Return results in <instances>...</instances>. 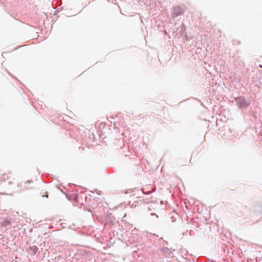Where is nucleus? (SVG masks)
Returning a JSON list of instances; mask_svg holds the SVG:
<instances>
[{
  "label": "nucleus",
  "mask_w": 262,
  "mask_h": 262,
  "mask_svg": "<svg viewBox=\"0 0 262 262\" xmlns=\"http://www.w3.org/2000/svg\"><path fill=\"white\" fill-rule=\"evenodd\" d=\"M235 103L238 108L242 111L246 110L250 105V101L244 96H239L234 99Z\"/></svg>",
  "instance_id": "f257e3e1"
},
{
  "label": "nucleus",
  "mask_w": 262,
  "mask_h": 262,
  "mask_svg": "<svg viewBox=\"0 0 262 262\" xmlns=\"http://www.w3.org/2000/svg\"><path fill=\"white\" fill-rule=\"evenodd\" d=\"M171 221L172 222H174L176 221V219H175V217L173 216L171 217Z\"/></svg>",
  "instance_id": "0eeeda50"
},
{
  "label": "nucleus",
  "mask_w": 262,
  "mask_h": 262,
  "mask_svg": "<svg viewBox=\"0 0 262 262\" xmlns=\"http://www.w3.org/2000/svg\"><path fill=\"white\" fill-rule=\"evenodd\" d=\"M29 249L34 255L36 254L38 250V248L36 246H30Z\"/></svg>",
  "instance_id": "20e7f679"
},
{
  "label": "nucleus",
  "mask_w": 262,
  "mask_h": 262,
  "mask_svg": "<svg viewBox=\"0 0 262 262\" xmlns=\"http://www.w3.org/2000/svg\"><path fill=\"white\" fill-rule=\"evenodd\" d=\"M155 191V190H152L151 191H150V190H148V191H145L144 189L142 188V193H144V194H149L150 193H151L152 192H154Z\"/></svg>",
  "instance_id": "423d86ee"
},
{
  "label": "nucleus",
  "mask_w": 262,
  "mask_h": 262,
  "mask_svg": "<svg viewBox=\"0 0 262 262\" xmlns=\"http://www.w3.org/2000/svg\"><path fill=\"white\" fill-rule=\"evenodd\" d=\"M163 250L164 252L166 251V250H168V249L167 248H163Z\"/></svg>",
  "instance_id": "6e6552de"
},
{
  "label": "nucleus",
  "mask_w": 262,
  "mask_h": 262,
  "mask_svg": "<svg viewBox=\"0 0 262 262\" xmlns=\"http://www.w3.org/2000/svg\"><path fill=\"white\" fill-rule=\"evenodd\" d=\"M151 215H156V214L155 213H151Z\"/></svg>",
  "instance_id": "1a4fd4ad"
},
{
  "label": "nucleus",
  "mask_w": 262,
  "mask_h": 262,
  "mask_svg": "<svg viewBox=\"0 0 262 262\" xmlns=\"http://www.w3.org/2000/svg\"><path fill=\"white\" fill-rule=\"evenodd\" d=\"M11 224V219H5L2 222V225L6 227Z\"/></svg>",
  "instance_id": "7ed1b4c3"
},
{
  "label": "nucleus",
  "mask_w": 262,
  "mask_h": 262,
  "mask_svg": "<svg viewBox=\"0 0 262 262\" xmlns=\"http://www.w3.org/2000/svg\"><path fill=\"white\" fill-rule=\"evenodd\" d=\"M186 10V7L184 5H178L173 7L171 10V15L172 18H175L178 16L182 15Z\"/></svg>",
  "instance_id": "f03ea898"
},
{
  "label": "nucleus",
  "mask_w": 262,
  "mask_h": 262,
  "mask_svg": "<svg viewBox=\"0 0 262 262\" xmlns=\"http://www.w3.org/2000/svg\"><path fill=\"white\" fill-rule=\"evenodd\" d=\"M8 178V175L6 173H4L3 175L0 178V181H5Z\"/></svg>",
  "instance_id": "39448f33"
}]
</instances>
